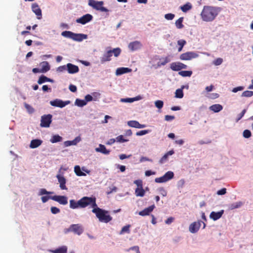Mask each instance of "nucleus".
I'll use <instances>...</instances> for the list:
<instances>
[{
	"mask_svg": "<svg viewBox=\"0 0 253 253\" xmlns=\"http://www.w3.org/2000/svg\"><path fill=\"white\" fill-rule=\"evenodd\" d=\"M88 206L91 207H96V198L94 197H83L78 201L76 202L74 200H70V207L72 209L78 208H84Z\"/></svg>",
	"mask_w": 253,
	"mask_h": 253,
	"instance_id": "obj_1",
	"label": "nucleus"
},
{
	"mask_svg": "<svg viewBox=\"0 0 253 253\" xmlns=\"http://www.w3.org/2000/svg\"><path fill=\"white\" fill-rule=\"evenodd\" d=\"M220 11L218 7L211 6H204L201 13L202 20L206 22L213 21Z\"/></svg>",
	"mask_w": 253,
	"mask_h": 253,
	"instance_id": "obj_2",
	"label": "nucleus"
},
{
	"mask_svg": "<svg viewBox=\"0 0 253 253\" xmlns=\"http://www.w3.org/2000/svg\"><path fill=\"white\" fill-rule=\"evenodd\" d=\"M93 209L92 212L95 214L99 221L108 223L112 219V217L108 214V211L97 207H91Z\"/></svg>",
	"mask_w": 253,
	"mask_h": 253,
	"instance_id": "obj_3",
	"label": "nucleus"
},
{
	"mask_svg": "<svg viewBox=\"0 0 253 253\" xmlns=\"http://www.w3.org/2000/svg\"><path fill=\"white\" fill-rule=\"evenodd\" d=\"M121 52V49L119 47L114 48L112 50H109L105 53L103 56L101 57L100 61L102 63L107 61H109L111 60V57L112 56L113 54L115 57L119 56Z\"/></svg>",
	"mask_w": 253,
	"mask_h": 253,
	"instance_id": "obj_4",
	"label": "nucleus"
},
{
	"mask_svg": "<svg viewBox=\"0 0 253 253\" xmlns=\"http://www.w3.org/2000/svg\"><path fill=\"white\" fill-rule=\"evenodd\" d=\"M103 1H95V0H88V5L94 9L101 12H108L109 10L103 6Z\"/></svg>",
	"mask_w": 253,
	"mask_h": 253,
	"instance_id": "obj_5",
	"label": "nucleus"
},
{
	"mask_svg": "<svg viewBox=\"0 0 253 253\" xmlns=\"http://www.w3.org/2000/svg\"><path fill=\"white\" fill-rule=\"evenodd\" d=\"M174 176V173L171 171H169L167 172L163 176L156 178L155 181L156 183H164L166 182L172 178Z\"/></svg>",
	"mask_w": 253,
	"mask_h": 253,
	"instance_id": "obj_6",
	"label": "nucleus"
},
{
	"mask_svg": "<svg viewBox=\"0 0 253 253\" xmlns=\"http://www.w3.org/2000/svg\"><path fill=\"white\" fill-rule=\"evenodd\" d=\"M52 115L50 114L44 115L41 117V127H48L52 121Z\"/></svg>",
	"mask_w": 253,
	"mask_h": 253,
	"instance_id": "obj_7",
	"label": "nucleus"
},
{
	"mask_svg": "<svg viewBox=\"0 0 253 253\" xmlns=\"http://www.w3.org/2000/svg\"><path fill=\"white\" fill-rule=\"evenodd\" d=\"M62 169L64 170H66V169H63L62 167H61L59 170V173H61V171ZM56 177L58 179V181L60 184V188L62 190H67V188L66 186V180L65 178V177L61 175L60 174H57L56 175Z\"/></svg>",
	"mask_w": 253,
	"mask_h": 253,
	"instance_id": "obj_8",
	"label": "nucleus"
},
{
	"mask_svg": "<svg viewBox=\"0 0 253 253\" xmlns=\"http://www.w3.org/2000/svg\"><path fill=\"white\" fill-rule=\"evenodd\" d=\"M70 103V101H63L59 99H56L50 101V104L54 107L63 108Z\"/></svg>",
	"mask_w": 253,
	"mask_h": 253,
	"instance_id": "obj_9",
	"label": "nucleus"
},
{
	"mask_svg": "<svg viewBox=\"0 0 253 253\" xmlns=\"http://www.w3.org/2000/svg\"><path fill=\"white\" fill-rule=\"evenodd\" d=\"M69 230L74 232L78 235H80L84 231V229L81 224H72L70 225Z\"/></svg>",
	"mask_w": 253,
	"mask_h": 253,
	"instance_id": "obj_10",
	"label": "nucleus"
},
{
	"mask_svg": "<svg viewBox=\"0 0 253 253\" xmlns=\"http://www.w3.org/2000/svg\"><path fill=\"white\" fill-rule=\"evenodd\" d=\"M198 57V54L194 52L189 51L182 53L180 56V59L182 60H189Z\"/></svg>",
	"mask_w": 253,
	"mask_h": 253,
	"instance_id": "obj_11",
	"label": "nucleus"
},
{
	"mask_svg": "<svg viewBox=\"0 0 253 253\" xmlns=\"http://www.w3.org/2000/svg\"><path fill=\"white\" fill-rule=\"evenodd\" d=\"M92 19L93 16L91 14H86L81 17L78 18L76 20V22L78 23H81L83 25H84L91 21Z\"/></svg>",
	"mask_w": 253,
	"mask_h": 253,
	"instance_id": "obj_12",
	"label": "nucleus"
},
{
	"mask_svg": "<svg viewBox=\"0 0 253 253\" xmlns=\"http://www.w3.org/2000/svg\"><path fill=\"white\" fill-rule=\"evenodd\" d=\"M170 67L173 71H178L183 69H186L187 66L186 65L181 62H173L170 64Z\"/></svg>",
	"mask_w": 253,
	"mask_h": 253,
	"instance_id": "obj_13",
	"label": "nucleus"
},
{
	"mask_svg": "<svg viewBox=\"0 0 253 253\" xmlns=\"http://www.w3.org/2000/svg\"><path fill=\"white\" fill-rule=\"evenodd\" d=\"M51 199L63 205L68 203V198L65 196L55 195L51 197Z\"/></svg>",
	"mask_w": 253,
	"mask_h": 253,
	"instance_id": "obj_14",
	"label": "nucleus"
},
{
	"mask_svg": "<svg viewBox=\"0 0 253 253\" xmlns=\"http://www.w3.org/2000/svg\"><path fill=\"white\" fill-rule=\"evenodd\" d=\"M32 11L37 15L38 19H41L42 17V10L37 3H34L32 4Z\"/></svg>",
	"mask_w": 253,
	"mask_h": 253,
	"instance_id": "obj_15",
	"label": "nucleus"
},
{
	"mask_svg": "<svg viewBox=\"0 0 253 253\" xmlns=\"http://www.w3.org/2000/svg\"><path fill=\"white\" fill-rule=\"evenodd\" d=\"M142 46V44L139 41H136L131 42L129 43L128 47L131 51H134L140 49Z\"/></svg>",
	"mask_w": 253,
	"mask_h": 253,
	"instance_id": "obj_16",
	"label": "nucleus"
},
{
	"mask_svg": "<svg viewBox=\"0 0 253 253\" xmlns=\"http://www.w3.org/2000/svg\"><path fill=\"white\" fill-rule=\"evenodd\" d=\"M67 70L69 74H75L79 71L78 66L71 63H68L67 64Z\"/></svg>",
	"mask_w": 253,
	"mask_h": 253,
	"instance_id": "obj_17",
	"label": "nucleus"
},
{
	"mask_svg": "<svg viewBox=\"0 0 253 253\" xmlns=\"http://www.w3.org/2000/svg\"><path fill=\"white\" fill-rule=\"evenodd\" d=\"M201 226L200 222H194L191 223L189 226V231L191 233H196L199 229Z\"/></svg>",
	"mask_w": 253,
	"mask_h": 253,
	"instance_id": "obj_18",
	"label": "nucleus"
},
{
	"mask_svg": "<svg viewBox=\"0 0 253 253\" xmlns=\"http://www.w3.org/2000/svg\"><path fill=\"white\" fill-rule=\"evenodd\" d=\"M127 125L128 126L134 127V128H144L146 127L145 125H142L139 124V123L136 121H129L127 122Z\"/></svg>",
	"mask_w": 253,
	"mask_h": 253,
	"instance_id": "obj_19",
	"label": "nucleus"
},
{
	"mask_svg": "<svg viewBox=\"0 0 253 253\" xmlns=\"http://www.w3.org/2000/svg\"><path fill=\"white\" fill-rule=\"evenodd\" d=\"M155 208V205H153L147 208L144 209L143 210L139 212V215L141 216L148 215L153 211Z\"/></svg>",
	"mask_w": 253,
	"mask_h": 253,
	"instance_id": "obj_20",
	"label": "nucleus"
},
{
	"mask_svg": "<svg viewBox=\"0 0 253 253\" xmlns=\"http://www.w3.org/2000/svg\"><path fill=\"white\" fill-rule=\"evenodd\" d=\"M223 213V210H221L218 212L212 211L210 215V217L211 219L215 221L219 219L222 216Z\"/></svg>",
	"mask_w": 253,
	"mask_h": 253,
	"instance_id": "obj_21",
	"label": "nucleus"
},
{
	"mask_svg": "<svg viewBox=\"0 0 253 253\" xmlns=\"http://www.w3.org/2000/svg\"><path fill=\"white\" fill-rule=\"evenodd\" d=\"M87 36L83 34H75L73 33L72 40L76 41L81 42L87 39Z\"/></svg>",
	"mask_w": 253,
	"mask_h": 253,
	"instance_id": "obj_22",
	"label": "nucleus"
},
{
	"mask_svg": "<svg viewBox=\"0 0 253 253\" xmlns=\"http://www.w3.org/2000/svg\"><path fill=\"white\" fill-rule=\"evenodd\" d=\"M174 152L173 150H170L166 153L160 160L159 163L161 164L166 163L168 159V157L174 154Z\"/></svg>",
	"mask_w": 253,
	"mask_h": 253,
	"instance_id": "obj_23",
	"label": "nucleus"
},
{
	"mask_svg": "<svg viewBox=\"0 0 253 253\" xmlns=\"http://www.w3.org/2000/svg\"><path fill=\"white\" fill-rule=\"evenodd\" d=\"M42 143V141L41 139H36L31 140L30 147L31 148H36L40 146Z\"/></svg>",
	"mask_w": 253,
	"mask_h": 253,
	"instance_id": "obj_24",
	"label": "nucleus"
},
{
	"mask_svg": "<svg viewBox=\"0 0 253 253\" xmlns=\"http://www.w3.org/2000/svg\"><path fill=\"white\" fill-rule=\"evenodd\" d=\"M131 70L128 68L121 67L116 70V74L117 75H121L126 73L130 72Z\"/></svg>",
	"mask_w": 253,
	"mask_h": 253,
	"instance_id": "obj_25",
	"label": "nucleus"
},
{
	"mask_svg": "<svg viewBox=\"0 0 253 253\" xmlns=\"http://www.w3.org/2000/svg\"><path fill=\"white\" fill-rule=\"evenodd\" d=\"M96 152H100L102 154L108 155L110 153V151L106 149L105 146L102 144H99V147L95 149Z\"/></svg>",
	"mask_w": 253,
	"mask_h": 253,
	"instance_id": "obj_26",
	"label": "nucleus"
},
{
	"mask_svg": "<svg viewBox=\"0 0 253 253\" xmlns=\"http://www.w3.org/2000/svg\"><path fill=\"white\" fill-rule=\"evenodd\" d=\"M222 106L219 104H214L210 107V109L215 113L220 112L222 110Z\"/></svg>",
	"mask_w": 253,
	"mask_h": 253,
	"instance_id": "obj_27",
	"label": "nucleus"
},
{
	"mask_svg": "<svg viewBox=\"0 0 253 253\" xmlns=\"http://www.w3.org/2000/svg\"><path fill=\"white\" fill-rule=\"evenodd\" d=\"M46 82H49L51 83L53 82V80L46 77V76L44 75H42L39 79L38 81V83L40 84H42Z\"/></svg>",
	"mask_w": 253,
	"mask_h": 253,
	"instance_id": "obj_28",
	"label": "nucleus"
},
{
	"mask_svg": "<svg viewBox=\"0 0 253 253\" xmlns=\"http://www.w3.org/2000/svg\"><path fill=\"white\" fill-rule=\"evenodd\" d=\"M145 193V190L143 189V187H137L135 190V194L137 197H143Z\"/></svg>",
	"mask_w": 253,
	"mask_h": 253,
	"instance_id": "obj_29",
	"label": "nucleus"
},
{
	"mask_svg": "<svg viewBox=\"0 0 253 253\" xmlns=\"http://www.w3.org/2000/svg\"><path fill=\"white\" fill-rule=\"evenodd\" d=\"M50 69V66L49 64L46 61H44L42 63V69L41 72L42 73H45L49 71Z\"/></svg>",
	"mask_w": 253,
	"mask_h": 253,
	"instance_id": "obj_30",
	"label": "nucleus"
},
{
	"mask_svg": "<svg viewBox=\"0 0 253 253\" xmlns=\"http://www.w3.org/2000/svg\"><path fill=\"white\" fill-rule=\"evenodd\" d=\"M53 253H67V248L66 246H62L55 250L51 251Z\"/></svg>",
	"mask_w": 253,
	"mask_h": 253,
	"instance_id": "obj_31",
	"label": "nucleus"
},
{
	"mask_svg": "<svg viewBox=\"0 0 253 253\" xmlns=\"http://www.w3.org/2000/svg\"><path fill=\"white\" fill-rule=\"evenodd\" d=\"M74 171L78 176H81L86 175L85 173L81 171V168L79 166H76L74 167Z\"/></svg>",
	"mask_w": 253,
	"mask_h": 253,
	"instance_id": "obj_32",
	"label": "nucleus"
},
{
	"mask_svg": "<svg viewBox=\"0 0 253 253\" xmlns=\"http://www.w3.org/2000/svg\"><path fill=\"white\" fill-rule=\"evenodd\" d=\"M184 86H182L181 88H179L176 90L175 92V97L178 98H182L183 97V88Z\"/></svg>",
	"mask_w": 253,
	"mask_h": 253,
	"instance_id": "obj_33",
	"label": "nucleus"
},
{
	"mask_svg": "<svg viewBox=\"0 0 253 253\" xmlns=\"http://www.w3.org/2000/svg\"><path fill=\"white\" fill-rule=\"evenodd\" d=\"M62 139V137L59 135H54L52 136L50 141L51 143H54L58 142H60Z\"/></svg>",
	"mask_w": 253,
	"mask_h": 253,
	"instance_id": "obj_34",
	"label": "nucleus"
},
{
	"mask_svg": "<svg viewBox=\"0 0 253 253\" xmlns=\"http://www.w3.org/2000/svg\"><path fill=\"white\" fill-rule=\"evenodd\" d=\"M183 21V17H180L178 19H177L175 21V26L178 29H181L184 27V25L182 24Z\"/></svg>",
	"mask_w": 253,
	"mask_h": 253,
	"instance_id": "obj_35",
	"label": "nucleus"
},
{
	"mask_svg": "<svg viewBox=\"0 0 253 253\" xmlns=\"http://www.w3.org/2000/svg\"><path fill=\"white\" fill-rule=\"evenodd\" d=\"M178 74L183 77H190L192 74V71H181L179 72Z\"/></svg>",
	"mask_w": 253,
	"mask_h": 253,
	"instance_id": "obj_36",
	"label": "nucleus"
},
{
	"mask_svg": "<svg viewBox=\"0 0 253 253\" xmlns=\"http://www.w3.org/2000/svg\"><path fill=\"white\" fill-rule=\"evenodd\" d=\"M75 105L79 107H83L86 104V101L84 100L77 99L75 101Z\"/></svg>",
	"mask_w": 253,
	"mask_h": 253,
	"instance_id": "obj_37",
	"label": "nucleus"
},
{
	"mask_svg": "<svg viewBox=\"0 0 253 253\" xmlns=\"http://www.w3.org/2000/svg\"><path fill=\"white\" fill-rule=\"evenodd\" d=\"M73 34V32L69 31H65L62 32L61 33V35L62 36L71 39H72Z\"/></svg>",
	"mask_w": 253,
	"mask_h": 253,
	"instance_id": "obj_38",
	"label": "nucleus"
},
{
	"mask_svg": "<svg viewBox=\"0 0 253 253\" xmlns=\"http://www.w3.org/2000/svg\"><path fill=\"white\" fill-rule=\"evenodd\" d=\"M191 8H192V5L189 3H186L185 4L183 5V6H181V7H180L181 10L184 12H187L189 10L191 9Z\"/></svg>",
	"mask_w": 253,
	"mask_h": 253,
	"instance_id": "obj_39",
	"label": "nucleus"
},
{
	"mask_svg": "<svg viewBox=\"0 0 253 253\" xmlns=\"http://www.w3.org/2000/svg\"><path fill=\"white\" fill-rule=\"evenodd\" d=\"M253 95V91L246 90L244 91L242 94V96L249 97Z\"/></svg>",
	"mask_w": 253,
	"mask_h": 253,
	"instance_id": "obj_40",
	"label": "nucleus"
},
{
	"mask_svg": "<svg viewBox=\"0 0 253 253\" xmlns=\"http://www.w3.org/2000/svg\"><path fill=\"white\" fill-rule=\"evenodd\" d=\"M24 106L29 113L32 114L34 113V109L31 105L26 103H25Z\"/></svg>",
	"mask_w": 253,
	"mask_h": 253,
	"instance_id": "obj_41",
	"label": "nucleus"
},
{
	"mask_svg": "<svg viewBox=\"0 0 253 253\" xmlns=\"http://www.w3.org/2000/svg\"><path fill=\"white\" fill-rule=\"evenodd\" d=\"M116 140L118 142H125L127 141L128 139H125L124 138V136L122 135H120L117 136L116 138Z\"/></svg>",
	"mask_w": 253,
	"mask_h": 253,
	"instance_id": "obj_42",
	"label": "nucleus"
},
{
	"mask_svg": "<svg viewBox=\"0 0 253 253\" xmlns=\"http://www.w3.org/2000/svg\"><path fill=\"white\" fill-rule=\"evenodd\" d=\"M155 105L158 109H161L163 107L164 103L161 100H157L155 102Z\"/></svg>",
	"mask_w": 253,
	"mask_h": 253,
	"instance_id": "obj_43",
	"label": "nucleus"
},
{
	"mask_svg": "<svg viewBox=\"0 0 253 253\" xmlns=\"http://www.w3.org/2000/svg\"><path fill=\"white\" fill-rule=\"evenodd\" d=\"M242 204L241 202L236 203H233L231 205L230 209L231 210H233V209L238 208L242 205Z\"/></svg>",
	"mask_w": 253,
	"mask_h": 253,
	"instance_id": "obj_44",
	"label": "nucleus"
},
{
	"mask_svg": "<svg viewBox=\"0 0 253 253\" xmlns=\"http://www.w3.org/2000/svg\"><path fill=\"white\" fill-rule=\"evenodd\" d=\"M243 135L245 138H248L251 136V132L248 129H246L243 131Z\"/></svg>",
	"mask_w": 253,
	"mask_h": 253,
	"instance_id": "obj_45",
	"label": "nucleus"
},
{
	"mask_svg": "<svg viewBox=\"0 0 253 253\" xmlns=\"http://www.w3.org/2000/svg\"><path fill=\"white\" fill-rule=\"evenodd\" d=\"M129 227H130L129 225L124 226L121 231L120 234H123L125 232L129 233Z\"/></svg>",
	"mask_w": 253,
	"mask_h": 253,
	"instance_id": "obj_46",
	"label": "nucleus"
},
{
	"mask_svg": "<svg viewBox=\"0 0 253 253\" xmlns=\"http://www.w3.org/2000/svg\"><path fill=\"white\" fill-rule=\"evenodd\" d=\"M150 131V130L149 129L142 130L137 132L136 133V135L137 136H141V135H145V134L149 133Z\"/></svg>",
	"mask_w": 253,
	"mask_h": 253,
	"instance_id": "obj_47",
	"label": "nucleus"
},
{
	"mask_svg": "<svg viewBox=\"0 0 253 253\" xmlns=\"http://www.w3.org/2000/svg\"><path fill=\"white\" fill-rule=\"evenodd\" d=\"M170 61V59L168 57H166L163 61L158 63V66L165 65L167 63Z\"/></svg>",
	"mask_w": 253,
	"mask_h": 253,
	"instance_id": "obj_48",
	"label": "nucleus"
},
{
	"mask_svg": "<svg viewBox=\"0 0 253 253\" xmlns=\"http://www.w3.org/2000/svg\"><path fill=\"white\" fill-rule=\"evenodd\" d=\"M53 193V192H48V191H46V190L45 189H41L40 191L39 195H44V194L49 195V194H52Z\"/></svg>",
	"mask_w": 253,
	"mask_h": 253,
	"instance_id": "obj_49",
	"label": "nucleus"
},
{
	"mask_svg": "<svg viewBox=\"0 0 253 253\" xmlns=\"http://www.w3.org/2000/svg\"><path fill=\"white\" fill-rule=\"evenodd\" d=\"M174 14L172 13H168L165 15V18L169 20H172L174 18Z\"/></svg>",
	"mask_w": 253,
	"mask_h": 253,
	"instance_id": "obj_50",
	"label": "nucleus"
},
{
	"mask_svg": "<svg viewBox=\"0 0 253 253\" xmlns=\"http://www.w3.org/2000/svg\"><path fill=\"white\" fill-rule=\"evenodd\" d=\"M222 62L223 59L222 58H218L213 61V64L216 66H218L221 64Z\"/></svg>",
	"mask_w": 253,
	"mask_h": 253,
	"instance_id": "obj_51",
	"label": "nucleus"
},
{
	"mask_svg": "<svg viewBox=\"0 0 253 253\" xmlns=\"http://www.w3.org/2000/svg\"><path fill=\"white\" fill-rule=\"evenodd\" d=\"M50 210L53 214H57L60 212L59 209L55 207H52Z\"/></svg>",
	"mask_w": 253,
	"mask_h": 253,
	"instance_id": "obj_52",
	"label": "nucleus"
},
{
	"mask_svg": "<svg viewBox=\"0 0 253 253\" xmlns=\"http://www.w3.org/2000/svg\"><path fill=\"white\" fill-rule=\"evenodd\" d=\"M185 184V180L184 179H181L177 182V186L179 188H182Z\"/></svg>",
	"mask_w": 253,
	"mask_h": 253,
	"instance_id": "obj_53",
	"label": "nucleus"
},
{
	"mask_svg": "<svg viewBox=\"0 0 253 253\" xmlns=\"http://www.w3.org/2000/svg\"><path fill=\"white\" fill-rule=\"evenodd\" d=\"M226 189L225 188H223L217 192V194L218 195H223L226 194Z\"/></svg>",
	"mask_w": 253,
	"mask_h": 253,
	"instance_id": "obj_54",
	"label": "nucleus"
},
{
	"mask_svg": "<svg viewBox=\"0 0 253 253\" xmlns=\"http://www.w3.org/2000/svg\"><path fill=\"white\" fill-rule=\"evenodd\" d=\"M208 97L211 99H215L219 97V94L216 93L210 94Z\"/></svg>",
	"mask_w": 253,
	"mask_h": 253,
	"instance_id": "obj_55",
	"label": "nucleus"
},
{
	"mask_svg": "<svg viewBox=\"0 0 253 253\" xmlns=\"http://www.w3.org/2000/svg\"><path fill=\"white\" fill-rule=\"evenodd\" d=\"M69 89L73 92H75L77 90L76 86L73 84H70L69 86Z\"/></svg>",
	"mask_w": 253,
	"mask_h": 253,
	"instance_id": "obj_56",
	"label": "nucleus"
},
{
	"mask_svg": "<svg viewBox=\"0 0 253 253\" xmlns=\"http://www.w3.org/2000/svg\"><path fill=\"white\" fill-rule=\"evenodd\" d=\"M52 196H42L41 198L42 201V203H44L46 202L49 199H51V197Z\"/></svg>",
	"mask_w": 253,
	"mask_h": 253,
	"instance_id": "obj_57",
	"label": "nucleus"
},
{
	"mask_svg": "<svg viewBox=\"0 0 253 253\" xmlns=\"http://www.w3.org/2000/svg\"><path fill=\"white\" fill-rule=\"evenodd\" d=\"M134 183H135L137 187H141L142 186V181L141 180H136L134 181Z\"/></svg>",
	"mask_w": 253,
	"mask_h": 253,
	"instance_id": "obj_58",
	"label": "nucleus"
},
{
	"mask_svg": "<svg viewBox=\"0 0 253 253\" xmlns=\"http://www.w3.org/2000/svg\"><path fill=\"white\" fill-rule=\"evenodd\" d=\"M174 119V116H170V115H166L165 117V119L167 121H170Z\"/></svg>",
	"mask_w": 253,
	"mask_h": 253,
	"instance_id": "obj_59",
	"label": "nucleus"
},
{
	"mask_svg": "<svg viewBox=\"0 0 253 253\" xmlns=\"http://www.w3.org/2000/svg\"><path fill=\"white\" fill-rule=\"evenodd\" d=\"M93 99V98L91 95L89 94H87L85 96V101H86V103L89 101H92Z\"/></svg>",
	"mask_w": 253,
	"mask_h": 253,
	"instance_id": "obj_60",
	"label": "nucleus"
},
{
	"mask_svg": "<svg viewBox=\"0 0 253 253\" xmlns=\"http://www.w3.org/2000/svg\"><path fill=\"white\" fill-rule=\"evenodd\" d=\"M156 172L155 171H152L151 170H146L145 172V174L147 176H149L155 174Z\"/></svg>",
	"mask_w": 253,
	"mask_h": 253,
	"instance_id": "obj_61",
	"label": "nucleus"
},
{
	"mask_svg": "<svg viewBox=\"0 0 253 253\" xmlns=\"http://www.w3.org/2000/svg\"><path fill=\"white\" fill-rule=\"evenodd\" d=\"M243 89H244V87L240 86H238V87L234 88L232 90V91L233 92H237L238 91L242 90Z\"/></svg>",
	"mask_w": 253,
	"mask_h": 253,
	"instance_id": "obj_62",
	"label": "nucleus"
},
{
	"mask_svg": "<svg viewBox=\"0 0 253 253\" xmlns=\"http://www.w3.org/2000/svg\"><path fill=\"white\" fill-rule=\"evenodd\" d=\"M159 191L163 196H166L167 194V191L163 187L159 189Z\"/></svg>",
	"mask_w": 253,
	"mask_h": 253,
	"instance_id": "obj_63",
	"label": "nucleus"
},
{
	"mask_svg": "<svg viewBox=\"0 0 253 253\" xmlns=\"http://www.w3.org/2000/svg\"><path fill=\"white\" fill-rule=\"evenodd\" d=\"M178 44L181 47H183V46L186 44V42L185 40H181L178 41Z\"/></svg>",
	"mask_w": 253,
	"mask_h": 253,
	"instance_id": "obj_64",
	"label": "nucleus"
}]
</instances>
